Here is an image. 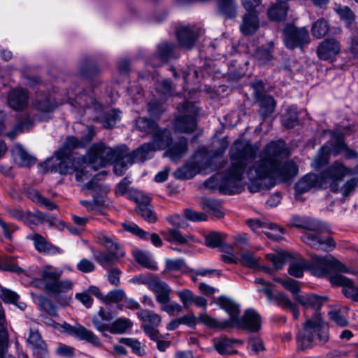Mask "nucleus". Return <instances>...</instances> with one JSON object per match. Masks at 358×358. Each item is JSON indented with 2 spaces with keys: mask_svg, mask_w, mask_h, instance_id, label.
I'll use <instances>...</instances> for the list:
<instances>
[{
  "mask_svg": "<svg viewBox=\"0 0 358 358\" xmlns=\"http://www.w3.org/2000/svg\"><path fill=\"white\" fill-rule=\"evenodd\" d=\"M257 147L237 141L231 150V166L220 176V189L224 194H234L241 192L245 183V175L250 181L249 190L257 192L266 185L268 178L286 181L298 173V167L292 162L279 166L280 159L287 155L283 141L271 142L259 156L255 153Z\"/></svg>",
  "mask_w": 358,
  "mask_h": 358,
  "instance_id": "1",
  "label": "nucleus"
},
{
  "mask_svg": "<svg viewBox=\"0 0 358 358\" xmlns=\"http://www.w3.org/2000/svg\"><path fill=\"white\" fill-rule=\"evenodd\" d=\"M94 134V129L88 127L87 135L83 140H78L73 136L67 137L62 148L55 152V156L48 159L41 164V168L45 171H59L62 174L75 171L76 180L83 182L90 178L91 169L96 171L113 162L115 164L114 172L118 176H122L127 169L124 162L127 161L131 163L132 158L131 155H128L125 147L112 148L106 146L103 143H96L91 147L79 166L74 169L68 165L71 164L69 156L70 151L72 149L83 147L92 139Z\"/></svg>",
  "mask_w": 358,
  "mask_h": 358,
  "instance_id": "2",
  "label": "nucleus"
},
{
  "mask_svg": "<svg viewBox=\"0 0 358 358\" xmlns=\"http://www.w3.org/2000/svg\"><path fill=\"white\" fill-rule=\"evenodd\" d=\"M166 148V155L171 160L176 162L185 156L188 150L187 141L184 138H180L172 141L171 134L169 130L163 129L162 132H158L155 135L154 141L149 143H145L133 154H129L132 157L131 163L125 162L124 164H131L134 159L139 161H144L150 157V153L158 150Z\"/></svg>",
  "mask_w": 358,
  "mask_h": 358,
  "instance_id": "3",
  "label": "nucleus"
},
{
  "mask_svg": "<svg viewBox=\"0 0 358 358\" xmlns=\"http://www.w3.org/2000/svg\"><path fill=\"white\" fill-rule=\"evenodd\" d=\"M217 303L220 308L224 310L230 317V327H237L256 331L261 326V318L254 310L245 311L242 319L239 318V306L233 300L225 296L217 299Z\"/></svg>",
  "mask_w": 358,
  "mask_h": 358,
  "instance_id": "4",
  "label": "nucleus"
},
{
  "mask_svg": "<svg viewBox=\"0 0 358 358\" xmlns=\"http://www.w3.org/2000/svg\"><path fill=\"white\" fill-rule=\"evenodd\" d=\"M328 338V325L316 314L313 319L307 320L298 333L297 347L300 350H305L312 347L317 341L327 342Z\"/></svg>",
  "mask_w": 358,
  "mask_h": 358,
  "instance_id": "5",
  "label": "nucleus"
},
{
  "mask_svg": "<svg viewBox=\"0 0 358 358\" xmlns=\"http://www.w3.org/2000/svg\"><path fill=\"white\" fill-rule=\"evenodd\" d=\"M308 268L311 273L317 277L326 276L331 271H338L340 272H350V271L338 260L330 255L324 257H319L315 255H311V262Z\"/></svg>",
  "mask_w": 358,
  "mask_h": 358,
  "instance_id": "6",
  "label": "nucleus"
},
{
  "mask_svg": "<svg viewBox=\"0 0 358 358\" xmlns=\"http://www.w3.org/2000/svg\"><path fill=\"white\" fill-rule=\"evenodd\" d=\"M97 240L108 249V252H97L94 255L95 259L101 265L106 266L116 262L124 255L122 249L110 237L99 234Z\"/></svg>",
  "mask_w": 358,
  "mask_h": 358,
  "instance_id": "7",
  "label": "nucleus"
},
{
  "mask_svg": "<svg viewBox=\"0 0 358 358\" xmlns=\"http://www.w3.org/2000/svg\"><path fill=\"white\" fill-rule=\"evenodd\" d=\"M356 172L339 162H335L321 173L323 181L329 185L331 191L337 192L338 182L346 176L355 174Z\"/></svg>",
  "mask_w": 358,
  "mask_h": 358,
  "instance_id": "8",
  "label": "nucleus"
},
{
  "mask_svg": "<svg viewBox=\"0 0 358 358\" xmlns=\"http://www.w3.org/2000/svg\"><path fill=\"white\" fill-rule=\"evenodd\" d=\"M285 45L290 49L309 43L310 38L305 27L296 28L292 24H287L283 31Z\"/></svg>",
  "mask_w": 358,
  "mask_h": 358,
  "instance_id": "9",
  "label": "nucleus"
},
{
  "mask_svg": "<svg viewBox=\"0 0 358 358\" xmlns=\"http://www.w3.org/2000/svg\"><path fill=\"white\" fill-rule=\"evenodd\" d=\"M63 274V269L51 264H45L38 270V277L33 280V284L46 290L49 285L53 283Z\"/></svg>",
  "mask_w": 358,
  "mask_h": 358,
  "instance_id": "10",
  "label": "nucleus"
},
{
  "mask_svg": "<svg viewBox=\"0 0 358 358\" xmlns=\"http://www.w3.org/2000/svg\"><path fill=\"white\" fill-rule=\"evenodd\" d=\"M138 319L143 322V328L146 334L152 339L157 338L155 329L160 324L162 318L159 315L150 310H141L137 313Z\"/></svg>",
  "mask_w": 358,
  "mask_h": 358,
  "instance_id": "11",
  "label": "nucleus"
},
{
  "mask_svg": "<svg viewBox=\"0 0 358 358\" xmlns=\"http://www.w3.org/2000/svg\"><path fill=\"white\" fill-rule=\"evenodd\" d=\"M92 322L99 331L103 334L109 331L113 334H123L127 329L131 328L133 324L129 319L125 317L118 318L111 324L100 322L97 317H94Z\"/></svg>",
  "mask_w": 358,
  "mask_h": 358,
  "instance_id": "12",
  "label": "nucleus"
},
{
  "mask_svg": "<svg viewBox=\"0 0 358 358\" xmlns=\"http://www.w3.org/2000/svg\"><path fill=\"white\" fill-rule=\"evenodd\" d=\"M248 224L254 231L258 234L264 233L268 238L274 240L280 239L283 234L282 229L276 224L262 222L259 220H250L248 221Z\"/></svg>",
  "mask_w": 358,
  "mask_h": 358,
  "instance_id": "13",
  "label": "nucleus"
},
{
  "mask_svg": "<svg viewBox=\"0 0 358 358\" xmlns=\"http://www.w3.org/2000/svg\"><path fill=\"white\" fill-rule=\"evenodd\" d=\"M301 239L306 244L317 250L327 251L335 247V242L331 237H322L313 232L305 233Z\"/></svg>",
  "mask_w": 358,
  "mask_h": 358,
  "instance_id": "14",
  "label": "nucleus"
},
{
  "mask_svg": "<svg viewBox=\"0 0 358 358\" xmlns=\"http://www.w3.org/2000/svg\"><path fill=\"white\" fill-rule=\"evenodd\" d=\"M329 280L332 285L342 287V292L346 297L358 301V287L354 285L352 280L341 273L330 276Z\"/></svg>",
  "mask_w": 358,
  "mask_h": 358,
  "instance_id": "15",
  "label": "nucleus"
},
{
  "mask_svg": "<svg viewBox=\"0 0 358 358\" xmlns=\"http://www.w3.org/2000/svg\"><path fill=\"white\" fill-rule=\"evenodd\" d=\"M324 187H327V182L323 181L321 174H306L296 184V191L299 193L306 192L312 188Z\"/></svg>",
  "mask_w": 358,
  "mask_h": 358,
  "instance_id": "16",
  "label": "nucleus"
},
{
  "mask_svg": "<svg viewBox=\"0 0 358 358\" xmlns=\"http://www.w3.org/2000/svg\"><path fill=\"white\" fill-rule=\"evenodd\" d=\"M148 288L155 294L156 301L160 304L171 299V287L159 279H152L148 282Z\"/></svg>",
  "mask_w": 358,
  "mask_h": 358,
  "instance_id": "17",
  "label": "nucleus"
},
{
  "mask_svg": "<svg viewBox=\"0 0 358 358\" xmlns=\"http://www.w3.org/2000/svg\"><path fill=\"white\" fill-rule=\"evenodd\" d=\"M345 148V145L341 141H339L337 145L333 148L328 145L323 146L314 160L313 167L315 169H320L323 164L328 162L330 155H336L341 152Z\"/></svg>",
  "mask_w": 358,
  "mask_h": 358,
  "instance_id": "18",
  "label": "nucleus"
},
{
  "mask_svg": "<svg viewBox=\"0 0 358 358\" xmlns=\"http://www.w3.org/2000/svg\"><path fill=\"white\" fill-rule=\"evenodd\" d=\"M340 44L334 39H326L317 48V55L321 59L327 60L340 52Z\"/></svg>",
  "mask_w": 358,
  "mask_h": 358,
  "instance_id": "19",
  "label": "nucleus"
},
{
  "mask_svg": "<svg viewBox=\"0 0 358 358\" xmlns=\"http://www.w3.org/2000/svg\"><path fill=\"white\" fill-rule=\"evenodd\" d=\"M27 343L38 358H43L46 355V345L42 340L38 331L31 330Z\"/></svg>",
  "mask_w": 358,
  "mask_h": 358,
  "instance_id": "20",
  "label": "nucleus"
},
{
  "mask_svg": "<svg viewBox=\"0 0 358 358\" xmlns=\"http://www.w3.org/2000/svg\"><path fill=\"white\" fill-rule=\"evenodd\" d=\"M64 328L65 331L76 335L80 339L85 340L94 345H98L99 343V338L92 331L87 330L83 326L78 325L71 327L68 324H65Z\"/></svg>",
  "mask_w": 358,
  "mask_h": 358,
  "instance_id": "21",
  "label": "nucleus"
},
{
  "mask_svg": "<svg viewBox=\"0 0 358 358\" xmlns=\"http://www.w3.org/2000/svg\"><path fill=\"white\" fill-rule=\"evenodd\" d=\"M190 115L180 117L175 122V129L179 132L189 133L194 131L196 127L195 115L196 110L192 108Z\"/></svg>",
  "mask_w": 358,
  "mask_h": 358,
  "instance_id": "22",
  "label": "nucleus"
},
{
  "mask_svg": "<svg viewBox=\"0 0 358 358\" xmlns=\"http://www.w3.org/2000/svg\"><path fill=\"white\" fill-rule=\"evenodd\" d=\"M12 154L15 163L20 166H30L36 162V159L29 155L22 145H15Z\"/></svg>",
  "mask_w": 358,
  "mask_h": 358,
  "instance_id": "23",
  "label": "nucleus"
},
{
  "mask_svg": "<svg viewBox=\"0 0 358 358\" xmlns=\"http://www.w3.org/2000/svg\"><path fill=\"white\" fill-rule=\"evenodd\" d=\"M28 96L26 92L20 89L13 90L8 96V104L14 110H21L27 104Z\"/></svg>",
  "mask_w": 358,
  "mask_h": 358,
  "instance_id": "24",
  "label": "nucleus"
},
{
  "mask_svg": "<svg viewBox=\"0 0 358 358\" xmlns=\"http://www.w3.org/2000/svg\"><path fill=\"white\" fill-rule=\"evenodd\" d=\"M34 241V247L40 252L54 255L61 253L62 250L48 243L44 237L36 234L29 236Z\"/></svg>",
  "mask_w": 358,
  "mask_h": 358,
  "instance_id": "25",
  "label": "nucleus"
},
{
  "mask_svg": "<svg viewBox=\"0 0 358 358\" xmlns=\"http://www.w3.org/2000/svg\"><path fill=\"white\" fill-rule=\"evenodd\" d=\"M288 262H289L288 273L296 278L301 277L303 274V271L308 268L306 261L299 255L294 256L292 254V257Z\"/></svg>",
  "mask_w": 358,
  "mask_h": 358,
  "instance_id": "26",
  "label": "nucleus"
},
{
  "mask_svg": "<svg viewBox=\"0 0 358 358\" xmlns=\"http://www.w3.org/2000/svg\"><path fill=\"white\" fill-rule=\"evenodd\" d=\"M198 323H202L210 329H225L230 327L229 320L219 321L207 313H201L197 317Z\"/></svg>",
  "mask_w": 358,
  "mask_h": 358,
  "instance_id": "27",
  "label": "nucleus"
},
{
  "mask_svg": "<svg viewBox=\"0 0 358 358\" xmlns=\"http://www.w3.org/2000/svg\"><path fill=\"white\" fill-rule=\"evenodd\" d=\"M73 287V282L69 279L60 280L58 278L55 282L49 285V287L45 290L48 292L58 296L66 293Z\"/></svg>",
  "mask_w": 358,
  "mask_h": 358,
  "instance_id": "28",
  "label": "nucleus"
},
{
  "mask_svg": "<svg viewBox=\"0 0 358 358\" xmlns=\"http://www.w3.org/2000/svg\"><path fill=\"white\" fill-rule=\"evenodd\" d=\"M259 27V20L256 13H248L243 19L241 30L243 34L255 33Z\"/></svg>",
  "mask_w": 358,
  "mask_h": 358,
  "instance_id": "29",
  "label": "nucleus"
},
{
  "mask_svg": "<svg viewBox=\"0 0 358 358\" xmlns=\"http://www.w3.org/2000/svg\"><path fill=\"white\" fill-rule=\"evenodd\" d=\"M288 7L286 3L280 1L279 3L273 5L268 8L267 15L268 18L273 21H282L287 16Z\"/></svg>",
  "mask_w": 358,
  "mask_h": 358,
  "instance_id": "30",
  "label": "nucleus"
},
{
  "mask_svg": "<svg viewBox=\"0 0 358 358\" xmlns=\"http://www.w3.org/2000/svg\"><path fill=\"white\" fill-rule=\"evenodd\" d=\"M260 258L250 251L243 252L238 257V263L244 266L260 270L265 268L259 264Z\"/></svg>",
  "mask_w": 358,
  "mask_h": 358,
  "instance_id": "31",
  "label": "nucleus"
},
{
  "mask_svg": "<svg viewBox=\"0 0 358 358\" xmlns=\"http://www.w3.org/2000/svg\"><path fill=\"white\" fill-rule=\"evenodd\" d=\"M133 255L136 261L141 266L152 270L157 269V264L150 253L141 250H134Z\"/></svg>",
  "mask_w": 358,
  "mask_h": 358,
  "instance_id": "32",
  "label": "nucleus"
},
{
  "mask_svg": "<svg viewBox=\"0 0 358 358\" xmlns=\"http://www.w3.org/2000/svg\"><path fill=\"white\" fill-rule=\"evenodd\" d=\"M296 301L305 308H311L314 309L319 308L324 302L322 298L315 294H299V296H296Z\"/></svg>",
  "mask_w": 358,
  "mask_h": 358,
  "instance_id": "33",
  "label": "nucleus"
},
{
  "mask_svg": "<svg viewBox=\"0 0 358 358\" xmlns=\"http://www.w3.org/2000/svg\"><path fill=\"white\" fill-rule=\"evenodd\" d=\"M136 128L146 134H150L152 135V141H154L155 135L157 133L162 132L163 130L157 129V127L155 122L151 121L147 118H138L136 120Z\"/></svg>",
  "mask_w": 358,
  "mask_h": 358,
  "instance_id": "34",
  "label": "nucleus"
},
{
  "mask_svg": "<svg viewBox=\"0 0 358 358\" xmlns=\"http://www.w3.org/2000/svg\"><path fill=\"white\" fill-rule=\"evenodd\" d=\"M266 257L273 264L275 269H280L285 262L289 261V259L292 257V254L285 251H280L273 254H267Z\"/></svg>",
  "mask_w": 358,
  "mask_h": 358,
  "instance_id": "35",
  "label": "nucleus"
},
{
  "mask_svg": "<svg viewBox=\"0 0 358 358\" xmlns=\"http://www.w3.org/2000/svg\"><path fill=\"white\" fill-rule=\"evenodd\" d=\"M164 239L169 243L178 244H185L189 242L192 237L189 236H183L180 231L174 229H169L166 231L162 232Z\"/></svg>",
  "mask_w": 358,
  "mask_h": 358,
  "instance_id": "36",
  "label": "nucleus"
},
{
  "mask_svg": "<svg viewBox=\"0 0 358 358\" xmlns=\"http://www.w3.org/2000/svg\"><path fill=\"white\" fill-rule=\"evenodd\" d=\"M4 311L0 303V358H6L8 336L4 326Z\"/></svg>",
  "mask_w": 358,
  "mask_h": 358,
  "instance_id": "37",
  "label": "nucleus"
},
{
  "mask_svg": "<svg viewBox=\"0 0 358 358\" xmlns=\"http://www.w3.org/2000/svg\"><path fill=\"white\" fill-rule=\"evenodd\" d=\"M178 37L180 44L187 48H191L196 40L195 34L189 27L182 28L178 32Z\"/></svg>",
  "mask_w": 358,
  "mask_h": 358,
  "instance_id": "38",
  "label": "nucleus"
},
{
  "mask_svg": "<svg viewBox=\"0 0 358 358\" xmlns=\"http://www.w3.org/2000/svg\"><path fill=\"white\" fill-rule=\"evenodd\" d=\"M273 280L280 283L285 289L290 292L293 294L295 300L296 296H299L301 288L296 280L289 278L285 279L274 278Z\"/></svg>",
  "mask_w": 358,
  "mask_h": 358,
  "instance_id": "39",
  "label": "nucleus"
},
{
  "mask_svg": "<svg viewBox=\"0 0 358 358\" xmlns=\"http://www.w3.org/2000/svg\"><path fill=\"white\" fill-rule=\"evenodd\" d=\"M213 343L215 350L220 354L226 355L230 353L234 342L226 337H220L215 338L213 339Z\"/></svg>",
  "mask_w": 358,
  "mask_h": 358,
  "instance_id": "40",
  "label": "nucleus"
},
{
  "mask_svg": "<svg viewBox=\"0 0 358 358\" xmlns=\"http://www.w3.org/2000/svg\"><path fill=\"white\" fill-rule=\"evenodd\" d=\"M255 283L257 285V290L258 292L263 293L268 300H270L273 298V285L264 280L262 278H256L255 280Z\"/></svg>",
  "mask_w": 358,
  "mask_h": 358,
  "instance_id": "41",
  "label": "nucleus"
},
{
  "mask_svg": "<svg viewBox=\"0 0 358 358\" xmlns=\"http://www.w3.org/2000/svg\"><path fill=\"white\" fill-rule=\"evenodd\" d=\"M329 30L327 22L322 20H318L312 26V34L316 38H321L326 35Z\"/></svg>",
  "mask_w": 358,
  "mask_h": 358,
  "instance_id": "42",
  "label": "nucleus"
},
{
  "mask_svg": "<svg viewBox=\"0 0 358 358\" xmlns=\"http://www.w3.org/2000/svg\"><path fill=\"white\" fill-rule=\"evenodd\" d=\"M94 99L92 94H80L78 95L73 101H71V104L78 106L80 108L90 107L94 103Z\"/></svg>",
  "mask_w": 358,
  "mask_h": 358,
  "instance_id": "43",
  "label": "nucleus"
},
{
  "mask_svg": "<svg viewBox=\"0 0 358 358\" xmlns=\"http://www.w3.org/2000/svg\"><path fill=\"white\" fill-rule=\"evenodd\" d=\"M185 267L186 265L183 259H166L164 273L166 271H180Z\"/></svg>",
  "mask_w": 358,
  "mask_h": 358,
  "instance_id": "44",
  "label": "nucleus"
},
{
  "mask_svg": "<svg viewBox=\"0 0 358 358\" xmlns=\"http://www.w3.org/2000/svg\"><path fill=\"white\" fill-rule=\"evenodd\" d=\"M274 302L285 309L293 307V303L287 295L282 292H276L273 294V298L269 300Z\"/></svg>",
  "mask_w": 358,
  "mask_h": 358,
  "instance_id": "45",
  "label": "nucleus"
},
{
  "mask_svg": "<svg viewBox=\"0 0 358 358\" xmlns=\"http://www.w3.org/2000/svg\"><path fill=\"white\" fill-rule=\"evenodd\" d=\"M259 104L262 107V113L266 116L271 113L275 108V103L273 98L271 96H266L259 100Z\"/></svg>",
  "mask_w": 358,
  "mask_h": 358,
  "instance_id": "46",
  "label": "nucleus"
},
{
  "mask_svg": "<svg viewBox=\"0 0 358 358\" xmlns=\"http://www.w3.org/2000/svg\"><path fill=\"white\" fill-rule=\"evenodd\" d=\"M136 211L145 220L149 222H154L157 220L156 215L149 204L137 206Z\"/></svg>",
  "mask_w": 358,
  "mask_h": 358,
  "instance_id": "47",
  "label": "nucleus"
},
{
  "mask_svg": "<svg viewBox=\"0 0 358 358\" xmlns=\"http://www.w3.org/2000/svg\"><path fill=\"white\" fill-rule=\"evenodd\" d=\"M29 198L34 202L44 206L49 210L57 208V206L52 203L50 200L42 196L37 191H31L29 193Z\"/></svg>",
  "mask_w": 358,
  "mask_h": 358,
  "instance_id": "48",
  "label": "nucleus"
},
{
  "mask_svg": "<svg viewBox=\"0 0 358 358\" xmlns=\"http://www.w3.org/2000/svg\"><path fill=\"white\" fill-rule=\"evenodd\" d=\"M124 230L132 233L134 235H136L139 238L142 239H148L149 236V234L136 225L133 222H125L122 224Z\"/></svg>",
  "mask_w": 358,
  "mask_h": 358,
  "instance_id": "49",
  "label": "nucleus"
},
{
  "mask_svg": "<svg viewBox=\"0 0 358 358\" xmlns=\"http://www.w3.org/2000/svg\"><path fill=\"white\" fill-rule=\"evenodd\" d=\"M120 343H123L131 348L134 353L142 355L144 353L143 349L141 348L140 342L133 338H121Z\"/></svg>",
  "mask_w": 358,
  "mask_h": 358,
  "instance_id": "50",
  "label": "nucleus"
},
{
  "mask_svg": "<svg viewBox=\"0 0 358 358\" xmlns=\"http://www.w3.org/2000/svg\"><path fill=\"white\" fill-rule=\"evenodd\" d=\"M124 295L125 293L122 289L112 290L103 297L102 301L106 303L119 302L124 299Z\"/></svg>",
  "mask_w": 358,
  "mask_h": 358,
  "instance_id": "51",
  "label": "nucleus"
},
{
  "mask_svg": "<svg viewBox=\"0 0 358 358\" xmlns=\"http://www.w3.org/2000/svg\"><path fill=\"white\" fill-rule=\"evenodd\" d=\"M7 213L13 218L24 221V222H28L29 213L24 211L21 208L18 207H7Z\"/></svg>",
  "mask_w": 358,
  "mask_h": 358,
  "instance_id": "52",
  "label": "nucleus"
},
{
  "mask_svg": "<svg viewBox=\"0 0 358 358\" xmlns=\"http://www.w3.org/2000/svg\"><path fill=\"white\" fill-rule=\"evenodd\" d=\"M161 310L167 313L169 315H173L174 313H180L182 310V306L177 302L171 301H168L164 303H160Z\"/></svg>",
  "mask_w": 358,
  "mask_h": 358,
  "instance_id": "53",
  "label": "nucleus"
},
{
  "mask_svg": "<svg viewBox=\"0 0 358 358\" xmlns=\"http://www.w3.org/2000/svg\"><path fill=\"white\" fill-rule=\"evenodd\" d=\"M120 117V112L116 110H112L106 114L105 118L102 122L103 126L106 128H110L116 124Z\"/></svg>",
  "mask_w": 358,
  "mask_h": 358,
  "instance_id": "54",
  "label": "nucleus"
},
{
  "mask_svg": "<svg viewBox=\"0 0 358 358\" xmlns=\"http://www.w3.org/2000/svg\"><path fill=\"white\" fill-rule=\"evenodd\" d=\"M0 298L8 303H16L19 296L10 289L0 286Z\"/></svg>",
  "mask_w": 358,
  "mask_h": 358,
  "instance_id": "55",
  "label": "nucleus"
},
{
  "mask_svg": "<svg viewBox=\"0 0 358 358\" xmlns=\"http://www.w3.org/2000/svg\"><path fill=\"white\" fill-rule=\"evenodd\" d=\"M221 234L218 232H211L205 237V243L208 247L217 248L222 242Z\"/></svg>",
  "mask_w": 358,
  "mask_h": 358,
  "instance_id": "56",
  "label": "nucleus"
},
{
  "mask_svg": "<svg viewBox=\"0 0 358 358\" xmlns=\"http://www.w3.org/2000/svg\"><path fill=\"white\" fill-rule=\"evenodd\" d=\"M173 51V46L168 44L164 43L158 47V56L157 57L162 62H166L169 58Z\"/></svg>",
  "mask_w": 358,
  "mask_h": 358,
  "instance_id": "57",
  "label": "nucleus"
},
{
  "mask_svg": "<svg viewBox=\"0 0 358 358\" xmlns=\"http://www.w3.org/2000/svg\"><path fill=\"white\" fill-rule=\"evenodd\" d=\"M238 257L236 256L231 251V248L229 246H226L222 250V254L221 255L222 259L228 264H238Z\"/></svg>",
  "mask_w": 358,
  "mask_h": 358,
  "instance_id": "58",
  "label": "nucleus"
},
{
  "mask_svg": "<svg viewBox=\"0 0 358 358\" xmlns=\"http://www.w3.org/2000/svg\"><path fill=\"white\" fill-rule=\"evenodd\" d=\"M177 294L185 307H187L194 300V295L191 290L185 289L177 292Z\"/></svg>",
  "mask_w": 358,
  "mask_h": 358,
  "instance_id": "59",
  "label": "nucleus"
},
{
  "mask_svg": "<svg viewBox=\"0 0 358 358\" xmlns=\"http://www.w3.org/2000/svg\"><path fill=\"white\" fill-rule=\"evenodd\" d=\"M185 215L187 219L194 222L204 221L207 218L206 214L191 209H187L185 211Z\"/></svg>",
  "mask_w": 358,
  "mask_h": 358,
  "instance_id": "60",
  "label": "nucleus"
},
{
  "mask_svg": "<svg viewBox=\"0 0 358 358\" xmlns=\"http://www.w3.org/2000/svg\"><path fill=\"white\" fill-rule=\"evenodd\" d=\"M330 318L338 325L345 327L348 324L346 317L341 315L340 311L333 310L329 312Z\"/></svg>",
  "mask_w": 358,
  "mask_h": 358,
  "instance_id": "61",
  "label": "nucleus"
},
{
  "mask_svg": "<svg viewBox=\"0 0 358 358\" xmlns=\"http://www.w3.org/2000/svg\"><path fill=\"white\" fill-rule=\"evenodd\" d=\"M77 268L83 273H90L94 270L95 266L89 259H82L77 264Z\"/></svg>",
  "mask_w": 358,
  "mask_h": 358,
  "instance_id": "62",
  "label": "nucleus"
},
{
  "mask_svg": "<svg viewBox=\"0 0 358 358\" xmlns=\"http://www.w3.org/2000/svg\"><path fill=\"white\" fill-rule=\"evenodd\" d=\"M336 11L341 18L344 20L347 24H350L353 20V14L348 7L338 8Z\"/></svg>",
  "mask_w": 358,
  "mask_h": 358,
  "instance_id": "63",
  "label": "nucleus"
},
{
  "mask_svg": "<svg viewBox=\"0 0 358 358\" xmlns=\"http://www.w3.org/2000/svg\"><path fill=\"white\" fill-rule=\"evenodd\" d=\"M75 297L87 308L91 307L92 305L93 299L86 291L76 294Z\"/></svg>",
  "mask_w": 358,
  "mask_h": 358,
  "instance_id": "64",
  "label": "nucleus"
}]
</instances>
